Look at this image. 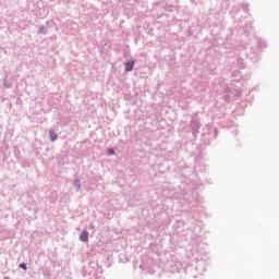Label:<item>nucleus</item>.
I'll return each instance as SVG.
<instances>
[{
	"instance_id": "1",
	"label": "nucleus",
	"mask_w": 279,
	"mask_h": 279,
	"mask_svg": "<svg viewBox=\"0 0 279 279\" xmlns=\"http://www.w3.org/2000/svg\"><path fill=\"white\" fill-rule=\"evenodd\" d=\"M202 129V122L197 116H192L190 121V130L192 132L193 138H197L199 135V130Z\"/></svg>"
},
{
	"instance_id": "2",
	"label": "nucleus",
	"mask_w": 279,
	"mask_h": 279,
	"mask_svg": "<svg viewBox=\"0 0 279 279\" xmlns=\"http://www.w3.org/2000/svg\"><path fill=\"white\" fill-rule=\"evenodd\" d=\"M184 199H185L187 206H190L191 208H193V206H197L198 201H197V198H195V196L187 195L184 197Z\"/></svg>"
},
{
	"instance_id": "3",
	"label": "nucleus",
	"mask_w": 279,
	"mask_h": 279,
	"mask_svg": "<svg viewBox=\"0 0 279 279\" xmlns=\"http://www.w3.org/2000/svg\"><path fill=\"white\" fill-rule=\"evenodd\" d=\"M134 64H136V61L129 60L124 63V71L125 73H132L134 71Z\"/></svg>"
},
{
	"instance_id": "4",
	"label": "nucleus",
	"mask_w": 279,
	"mask_h": 279,
	"mask_svg": "<svg viewBox=\"0 0 279 279\" xmlns=\"http://www.w3.org/2000/svg\"><path fill=\"white\" fill-rule=\"evenodd\" d=\"M80 241H82V243H88V231L87 230H83L81 232Z\"/></svg>"
},
{
	"instance_id": "5",
	"label": "nucleus",
	"mask_w": 279,
	"mask_h": 279,
	"mask_svg": "<svg viewBox=\"0 0 279 279\" xmlns=\"http://www.w3.org/2000/svg\"><path fill=\"white\" fill-rule=\"evenodd\" d=\"M257 47L258 49L265 50V48L268 47L267 40L259 38L257 40Z\"/></svg>"
},
{
	"instance_id": "6",
	"label": "nucleus",
	"mask_w": 279,
	"mask_h": 279,
	"mask_svg": "<svg viewBox=\"0 0 279 279\" xmlns=\"http://www.w3.org/2000/svg\"><path fill=\"white\" fill-rule=\"evenodd\" d=\"M49 137H50V141L53 143V142L58 141V133H56V131H53V129H51L49 131Z\"/></svg>"
},
{
	"instance_id": "7",
	"label": "nucleus",
	"mask_w": 279,
	"mask_h": 279,
	"mask_svg": "<svg viewBox=\"0 0 279 279\" xmlns=\"http://www.w3.org/2000/svg\"><path fill=\"white\" fill-rule=\"evenodd\" d=\"M236 65L239 66V69H245V59L238 58Z\"/></svg>"
},
{
	"instance_id": "8",
	"label": "nucleus",
	"mask_w": 279,
	"mask_h": 279,
	"mask_svg": "<svg viewBox=\"0 0 279 279\" xmlns=\"http://www.w3.org/2000/svg\"><path fill=\"white\" fill-rule=\"evenodd\" d=\"M232 77H235L239 81L243 77V75L241 74V71L235 70L232 72Z\"/></svg>"
},
{
	"instance_id": "9",
	"label": "nucleus",
	"mask_w": 279,
	"mask_h": 279,
	"mask_svg": "<svg viewBox=\"0 0 279 279\" xmlns=\"http://www.w3.org/2000/svg\"><path fill=\"white\" fill-rule=\"evenodd\" d=\"M74 186H76V192L77 193H78V191L82 190V183H81L80 179H75Z\"/></svg>"
},
{
	"instance_id": "10",
	"label": "nucleus",
	"mask_w": 279,
	"mask_h": 279,
	"mask_svg": "<svg viewBox=\"0 0 279 279\" xmlns=\"http://www.w3.org/2000/svg\"><path fill=\"white\" fill-rule=\"evenodd\" d=\"M242 10H243V12H245L246 14H250V3H243V4H242Z\"/></svg>"
},
{
	"instance_id": "11",
	"label": "nucleus",
	"mask_w": 279,
	"mask_h": 279,
	"mask_svg": "<svg viewBox=\"0 0 279 279\" xmlns=\"http://www.w3.org/2000/svg\"><path fill=\"white\" fill-rule=\"evenodd\" d=\"M47 26H39V34H43L44 36H47Z\"/></svg>"
},
{
	"instance_id": "12",
	"label": "nucleus",
	"mask_w": 279,
	"mask_h": 279,
	"mask_svg": "<svg viewBox=\"0 0 279 279\" xmlns=\"http://www.w3.org/2000/svg\"><path fill=\"white\" fill-rule=\"evenodd\" d=\"M20 269H23L24 271H27V264L21 263L20 264Z\"/></svg>"
},
{
	"instance_id": "13",
	"label": "nucleus",
	"mask_w": 279,
	"mask_h": 279,
	"mask_svg": "<svg viewBox=\"0 0 279 279\" xmlns=\"http://www.w3.org/2000/svg\"><path fill=\"white\" fill-rule=\"evenodd\" d=\"M107 154H108V156H114V149L113 148H108Z\"/></svg>"
},
{
	"instance_id": "14",
	"label": "nucleus",
	"mask_w": 279,
	"mask_h": 279,
	"mask_svg": "<svg viewBox=\"0 0 279 279\" xmlns=\"http://www.w3.org/2000/svg\"><path fill=\"white\" fill-rule=\"evenodd\" d=\"M3 84H4L5 88H11L12 87V84L8 83V80H5V78L3 81Z\"/></svg>"
},
{
	"instance_id": "15",
	"label": "nucleus",
	"mask_w": 279,
	"mask_h": 279,
	"mask_svg": "<svg viewBox=\"0 0 279 279\" xmlns=\"http://www.w3.org/2000/svg\"><path fill=\"white\" fill-rule=\"evenodd\" d=\"M166 10H167L168 12H173V5L170 4V5L166 7Z\"/></svg>"
},
{
	"instance_id": "16",
	"label": "nucleus",
	"mask_w": 279,
	"mask_h": 279,
	"mask_svg": "<svg viewBox=\"0 0 279 279\" xmlns=\"http://www.w3.org/2000/svg\"><path fill=\"white\" fill-rule=\"evenodd\" d=\"M218 135H219V130L215 128V138H217Z\"/></svg>"
},
{
	"instance_id": "17",
	"label": "nucleus",
	"mask_w": 279,
	"mask_h": 279,
	"mask_svg": "<svg viewBox=\"0 0 279 279\" xmlns=\"http://www.w3.org/2000/svg\"><path fill=\"white\" fill-rule=\"evenodd\" d=\"M232 99V96H225V101H230Z\"/></svg>"
},
{
	"instance_id": "18",
	"label": "nucleus",
	"mask_w": 279,
	"mask_h": 279,
	"mask_svg": "<svg viewBox=\"0 0 279 279\" xmlns=\"http://www.w3.org/2000/svg\"><path fill=\"white\" fill-rule=\"evenodd\" d=\"M49 24V22H46V25H48Z\"/></svg>"
},
{
	"instance_id": "19",
	"label": "nucleus",
	"mask_w": 279,
	"mask_h": 279,
	"mask_svg": "<svg viewBox=\"0 0 279 279\" xmlns=\"http://www.w3.org/2000/svg\"><path fill=\"white\" fill-rule=\"evenodd\" d=\"M92 228H95V226L92 225Z\"/></svg>"
}]
</instances>
